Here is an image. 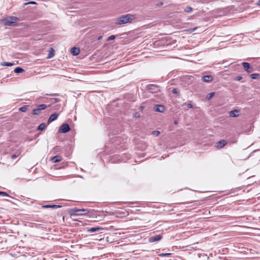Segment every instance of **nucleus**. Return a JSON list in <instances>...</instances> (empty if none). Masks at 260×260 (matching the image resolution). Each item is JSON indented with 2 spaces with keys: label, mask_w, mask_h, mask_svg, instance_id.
<instances>
[{
  "label": "nucleus",
  "mask_w": 260,
  "mask_h": 260,
  "mask_svg": "<svg viewBox=\"0 0 260 260\" xmlns=\"http://www.w3.org/2000/svg\"><path fill=\"white\" fill-rule=\"evenodd\" d=\"M0 194L3 195V196H8L7 193L4 191H0Z\"/></svg>",
  "instance_id": "c756f323"
},
{
  "label": "nucleus",
  "mask_w": 260,
  "mask_h": 260,
  "mask_svg": "<svg viewBox=\"0 0 260 260\" xmlns=\"http://www.w3.org/2000/svg\"><path fill=\"white\" fill-rule=\"evenodd\" d=\"M71 52L74 55H77L80 53V49L78 48L73 47L71 49Z\"/></svg>",
  "instance_id": "f8f14e48"
},
{
  "label": "nucleus",
  "mask_w": 260,
  "mask_h": 260,
  "mask_svg": "<svg viewBox=\"0 0 260 260\" xmlns=\"http://www.w3.org/2000/svg\"><path fill=\"white\" fill-rule=\"evenodd\" d=\"M187 107H188V108H191L192 107V105H191V104H188L187 105Z\"/></svg>",
  "instance_id": "f704fd0d"
},
{
  "label": "nucleus",
  "mask_w": 260,
  "mask_h": 260,
  "mask_svg": "<svg viewBox=\"0 0 260 260\" xmlns=\"http://www.w3.org/2000/svg\"><path fill=\"white\" fill-rule=\"evenodd\" d=\"M42 207L45 208H51L53 209H56L61 207V206L56 205H44Z\"/></svg>",
  "instance_id": "2eb2a0df"
},
{
  "label": "nucleus",
  "mask_w": 260,
  "mask_h": 260,
  "mask_svg": "<svg viewBox=\"0 0 260 260\" xmlns=\"http://www.w3.org/2000/svg\"><path fill=\"white\" fill-rule=\"evenodd\" d=\"M82 213H80V212H75V210H74L73 215H82Z\"/></svg>",
  "instance_id": "cd10ccee"
},
{
  "label": "nucleus",
  "mask_w": 260,
  "mask_h": 260,
  "mask_svg": "<svg viewBox=\"0 0 260 260\" xmlns=\"http://www.w3.org/2000/svg\"><path fill=\"white\" fill-rule=\"evenodd\" d=\"M172 93L174 94H178L179 90L177 88H175L172 90Z\"/></svg>",
  "instance_id": "a878e982"
},
{
  "label": "nucleus",
  "mask_w": 260,
  "mask_h": 260,
  "mask_svg": "<svg viewBox=\"0 0 260 260\" xmlns=\"http://www.w3.org/2000/svg\"><path fill=\"white\" fill-rule=\"evenodd\" d=\"M65 260H67V259H65Z\"/></svg>",
  "instance_id": "37998d69"
},
{
  "label": "nucleus",
  "mask_w": 260,
  "mask_h": 260,
  "mask_svg": "<svg viewBox=\"0 0 260 260\" xmlns=\"http://www.w3.org/2000/svg\"><path fill=\"white\" fill-rule=\"evenodd\" d=\"M135 116L136 117H139V114L138 113H136V114H135Z\"/></svg>",
  "instance_id": "58836bf2"
},
{
  "label": "nucleus",
  "mask_w": 260,
  "mask_h": 260,
  "mask_svg": "<svg viewBox=\"0 0 260 260\" xmlns=\"http://www.w3.org/2000/svg\"><path fill=\"white\" fill-rule=\"evenodd\" d=\"M153 133L156 136H158L160 134V132L159 131H154Z\"/></svg>",
  "instance_id": "7c9ffc66"
},
{
  "label": "nucleus",
  "mask_w": 260,
  "mask_h": 260,
  "mask_svg": "<svg viewBox=\"0 0 260 260\" xmlns=\"http://www.w3.org/2000/svg\"><path fill=\"white\" fill-rule=\"evenodd\" d=\"M102 230H103V228H98V227H93V228H91L90 229H89L88 230V231L89 232L92 233V232H97V231H99Z\"/></svg>",
  "instance_id": "dca6fc26"
},
{
  "label": "nucleus",
  "mask_w": 260,
  "mask_h": 260,
  "mask_svg": "<svg viewBox=\"0 0 260 260\" xmlns=\"http://www.w3.org/2000/svg\"><path fill=\"white\" fill-rule=\"evenodd\" d=\"M135 19V16L132 14H127L123 15L116 19L115 23L118 25H121L131 22Z\"/></svg>",
  "instance_id": "f257e3e1"
},
{
  "label": "nucleus",
  "mask_w": 260,
  "mask_h": 260,
  "mask_svg": "<svg viewBox=\"0 0 260 260\" xmlns=\"http://www.w3.org/2000/svg\"><path fill=\"white\" fill-rule=\"evenodd\" d=\"M12 158H16V155H13L12 156Z\"/></svg>",
  "instance_id": "a19ab883"
},
{
  "label": "nucleus",
  "mask_w": 260,
  "mask_h": 260,
  "mask_svg": "<svg viewBox=\"0 0 260 260\" xmlns=\"http://www.w3.org/2000/svg\"><path fill=\"white\" fill-rule=\"evenodd\" d=\"M70 130V127L68 124L67 123H63L62 124L59 129V131L62 133H66L68 132H69Z\"/></svg>",
  "instance_id": "39448f33"
},
{
  "label": "nucleus",
  "mask_w": 260,
  "mask_h": 260,
  "mask_svg": "<svg viewBox=\"0 0 260 260\" xmlns=\"http://www.w3.org/2000/svg\"><path fill=\"white\" fill-rule=\"evenodd\" d=\"M47 106L45 104H41L39 105L36 109H34L32 111V114L34 115H39L41 113V111L42 110L45 109Z\"/></svg>",
  "instance_id": "20e7f679"
},
{
  "label": "nucleus",
  "mask_w": 260,
  "mask_h": 260,
  "mask_svg": "<svg viewBox=\"0 0 260 260\" xmlns=\"http://www.w3.org/2000/svg\"><path fill=\"white\" fill-rule=\"evenodd\" d=\"M46 127V124L44 123H41L39 125V126L38 127V129L40 130V131H43L44 129H45Z\"/></svg>",
  "instance_id": "a211bd4d"
},
{
  "label": "nucleus",
  "mask_w": 260,
  "mask_h": 260,
  "mask_svg": "<svg viewBox=\"0 0 260 260\" xmlns=\"http://www.w3.org/2000/svg\"><path fill=\"white\" fill-rule=\"evenodd\" d=\"M226 144V141L225 140H221L217 142V147L219 148H221L224 147Z\"/></svg>",
  "instance_id": "9b49d317"
},
{
  "label": "nucleus",
  "mask_w": 260,
  "mask_h": 260,
  "mask_svg": "<svg viewBox=\"0 0 260 260\" xmlns=\"http://www.w3.org/2000/svg\"><path fill=\"white\" fill-rule=\"evenodd\" d=\"M171 255L170 253H162L159 254V256L160 257H165Z\"/></svg>",
  "instance_id": "393cba45"
},
{
  "label": "nucleus",
  "mask_w": 260,
  "mask_h": 260,
  "mask_svg": "<svg viewBox=\"0 0 260 260\" xmlns=\"http://www.w3.org/2000/svg\"><path fill=\"white\" fill-rule=\"evenodd\" d=\"M165 110V107L161 105H156L155 111L159 112H164Z\"/></svg>",
  "instance_id": "9d476101"
},
{
  "label": "nucleus",
  "mask_w": 260,
  "mask_h": 260,
  "mask_svg": "<svg viewBox=\"0 0 260 260\" xmlns=\"http://www.w3.org/2000/svg\"><path fill=\"white\" fill-rule=\"evenodd\" d=\"M192 8L191 7H190V6H188V7H187L185 9V10H184V11H185L186 12H187V13L190 12H191V11H192Z\"/></svg>",
  "instance_id": "5701e85b"
},
{
  "label": "nucleus",
  "mask_w": 260,
  "mask_h": 260,
  "mask_svg": "<svg viewBox=\"0 0 260 260\" xmlns=\"http://www.w3.org/2000/svg\"><path fill=\"white\" fill-rule=\"evenodd\" d=\"M54 54L52 53H49V54L48 55V58H51L53 56Z\"/></svg>",
  "instance_id": "2f4dec72"
},
{
  "label": "nucleus",
  "mask_w": 260,
  "mask_h": 260,
  "mask_svg": "<svg viewBox=\"0 0 260 260\" xmlns=\"http://www.w3.org/2000/svg\"><path fill=\"white\" fill-rule=\"evenodd\" d=\"M215 95V92H212L208 94L207 99H211Z\"/></svg>",
  "instance_id": "b1692460"
},
{
  "label": "nucleus",
  "mask_w": 260,
  "mask_h": 260,
  "mask_svg": "<svg viewBox=\"0 0 260 260\" xmlns=\"http://www.w3.org/2000/svg\"><path fill=\"white\" fill-rule=\"evenodd\" d=\"M49 95H50V96H56L58 94L57 93H53V94H50Z\"/></svg>",
  "instance_id": "c9c22d12"
},
{
  "label": "nucleus",
  "mask_w": 260,
  "mask_h": 260,
  "mask_svg": "<svg viewBox=\"0 0 260 260\" xmlns=\"http://www.w3.org/2000/svg\"><path fill=\"white\" fill-rule=\"evenodd\" d=\"M81 211H82L84 212L82 214V215H86L89 213V211L87 209H76L75 210V212H81Z\"/></svg>",
  "instance_id": "f3484780"
},
{
  "label": "nucleus",
  "mask_w": 260,
  "mask_h": 260,
  "mask_svg": "<svg viewBox=\"0 0 260 260\" xmlns=\"http://www.w3.org/2000/svg\"><path fill=\"white\" fill-rule=\"evenodd\" d=\"M14 71L15 73H20L24 72V70L20 67H17L15 69Z\"/></svg>",
  "instance_id": "aec40b11"
},
{
  "label": "nucleus",
  "mask_w": 260,
  "mask_h": 260,
  "mask_svg": "<svg viewBox=\"0 0 260 260\" xmlns=\"http://www.w3.org/2000/svg\"><path fill=\"white\" fill-rule=\"evenodd\" d=\"M27 107L26 106H23L19 108V110L21 112H25L27 110Z\"/></svg>",
  "instance_id": "4be33fe9"
},
{
  "label": "nucleus",
  "mask_w": 260,
  "mask_h": 260,
  "mask_svg": "<svg viewBox=\"0 0 260 260\" xmlns=\"http://www.w3.org/2000/svg\"><path fill=\"white\" fill-rule=\"evenodd\" d=\"M242 65L244 67L245 71L247 73H250L253 71L252 68L250 67V63L243 62L242 63Z\"/></svg>",
  "instance_id": "423d86ee"
},
{
  "label": "nucleus",
  "mask_w": 260,
  "mask_h": 260,
  "mask_svg": "<svg viewBox=\"0 0 260 260\" xmlns=\"http://www.w3.org/2000/svg\"><path fill=\"white\" fill-rule=\"evenodd\" d=\"M242 77L241 76H237L236 78V80L237 81H240L241 79H242Z\"/></svg>",
  "instance_id": "473e14b6"
},
{
  "label": "nucleus",
  "mask_w": 260,
  "mask_h": 260,
  "mask_svg": "<svg viewBox=\"0 0 260 260\" xmlns=\"http://www.w3.org/2000/svg\"><path fill=\"white\" fill-rule=\"evenodd\" d=\"M238 113H239V111L238 110H234L231 111L230 112V116L231 117H237L239 115Z\"/></svg>",
  "instance_id": "4468645a"
},
{
  "label": "nucleus",
  "mask_w": 260,
  "mask_h": 260,
  "mask_svg": "<svg viewBox=\"0 0 260 260\" xmlns=\"http://www.w3.org/2000/svg\"><path fill=\"white\" fill-rule=\"evenodd\" d=\"M115 38V36L114 35H112L111 36H110L108 39V41H110V40H113Z\"/></svg>",
  "instance_id": "c85d7f7f"
},
{
  "label": "nucleus",
  "mask_w": 260,
  "mask_h": 260,
  "mask_svg": "<svg viewBox=\"0 0 260 260\" xmlns=\"http://www.w3.org/2000/svg\"><path fill=\"white\" fill-rule=\"evenodd\" d=\"M14 64L13 62H3L1 63V65L3 66H7V67H11Z\"/></svg>",
  "instance_id": "6ab92c4d"
},
{
  "label": "nucleus",
  "mask_w": 260,
  "mask_h": 260,
  "mask_svg": "<svg viewBox=\"0 0 260 260\" xmlns=\"http://www.w3.org/2000/svg\"><path fill=\"white\" fill-rule=\"evenodd\" d=\"M162 239V236L160 235H157L152 236L149 238V241L150 242H156Z\"/></svg>",
  "instance_id": "0eeeda50"
},
{
  "label": "nucleus",
  "mask_w": 260,
  "mask_h": 260,
  "mask_svg": "<svg viewBox=\"0 0 260 260\" xmlns=\"http://www.w3.org/2000/svg\"><path fill=\"white\" fill-rule=\"evenodd\" d=\"M146 89L152 93H156L160 91L159 87L155 84L148 85Z\"/></svg>",
  "instance_id": "7ed1b4c3"
},
{
  "label": "nucleus",
  "mask_w": 260,
  "mask_h": 260,
  "mask_svg": "<svg viewBox=\"0 0 260 260\" xmlns=\"http://www.w3.org/2000/svg\"><path fill=\"white\" fill-rule=\"evenodd\" d=\"M196 29H197V27H195V28H194L190 29V30L191 31H194Z\"/></svg>",
  "instance_id": "e433bc0d"
},
{
  "label": "nucleus",
  "mask_w": 260,
  "mask_h": 260,
  "mask_svg": "<svg viewBox=\"0 0 260 260\" xmlns=\"http://www.w3.org/2000/svg\"><path fill=\"white\" fill-rule=\"evenodd\" d=\"M58 116V114L57 113H54L53 114H52L49 118L48 120V123H50L51 122H52L53 121L56 120L57 117Z\"/></svg>",
  "instance_id": "6e6552de"
},
{
  "label": "nucleus",
  "mask_w": 260,
  "mask_h": 260,
  "mask_svg": "<svg viewBox=\"0 0 260 260\" xmlns=\"http://www.w3.org/2000/svg\"><path fill=\"white\" fill-rule=\"evenodd\" d=\"M260 77V75L258 73H254L250 75V77L253 79H256Z\"/></svg>",
  "instance_id": "412c9836"
},
{
  "label": "nucleus",
  "mask_w": 260,
  "mask_h": 260,
  "mask_svg": "<svg viewBox=\"0 0 260 260\" xmlns=\"http://www.w3.org/2000/svg\"><path fill=\"white\" fill-rule=\"evenodd\" d=\"M17 18L15 17H11L7 18L4 21V24L7 26H14L16 25V21Z\"/></svg>",
  "instance_id": "f03ea898"
},
{
  "label": "nucleus",
  "mask_w": 260,
  "mask_h": 260,
  "mask_svg": "<svg viewBox=\"0 0 260 260\" xmlns=\"http://www.w3.org/2000/svg\"><path fill=\"white\" fill-rule=\"evenodd\" d=\"M256 5L260 6V0H259L257 3H256Z\"/></svg>",
  "instance_id": "4c0bfd02"
},
{
  "label": "nucleus",
  "mask_w": 260,
  "mask_h": 260,
  "mask_svg": "<svg viewBox=\"0 0 260 260\" xmlns=\"http://www.w3.org/2000/svg\"><path fill=\"white\" fill-rule=\"evenodd\" d=\"M54 100L55 102L56 103L59 102L60 101V99L58 98H55V99H54Z\"/></svg>",
  "instance_id": "72a5a7b5"
},
{
  "label": "nucleus",
  "mask_w": 260,
  "mask_h": 260,
  "mask_svg": "<svg viewBox=\"0 0 260 260\" xmlns=\"http://www.w3.org/2000/svg\"><path fill=\"white\" fill-rule=\"evenodd\" d=\"M51 160L53 162H57L60 161L62 160V158L60 156L56 155L53 157Z\"/></svg>",
  "instance_id": "ddd939ff"
},
{
  "label": "nucleus",
  "mask_w": 260,
  "mask_h": 260,
  "mask_svg": "<svg viewBox=\"0 0 260 260\" xmlns=\"http://www.w3.org/2000/svg\"><path fill=\"white\" fill-rule=\"evenodd\" d=\"M174 123H175V124H177V122L176 121H175L174 122Z\"/></svg>",
  "instance_id": "79ce46f5"
},
{
  "label": "nucleus",
  "mask_w": 260,
  "mask_h": 260,
  "mask_svg": "<svg viewBox=\"0 0 260 260\" xmlns=\"http://www.w3.org/2000/svg\"><path fill=\"white\" fill-rule=\"evenodd\" d=\"M28 4L35 5V4H37V3L35 2H34V1H30V2H28V3H24V5H27Z\"/></svg>",
  "instance_id": "bb28decb"
},
{
  "label": "nucleus",
  "mask_w": 260,
  "mask_h": 260,
  "mask_svg": "<svg viewBox=\"0 0 260 260\" xmlns=\"http://www.w3.org/2000/svg\"><path fill=\"white\" fill-rule=\"evenodd\" d=\"M213 77L210 75H206L202 77V80L205 82H209L213 80Z\"/></svg>",
  "instance_id": "1a4fd4ad"
},
{
  "label": "nucleus",
  "mask_w": 260,
  "mask_h": 260,
  "mask_svg": "<svg viewBox=\"0 0 260 260\" xmlns=\"http://www.w3.org/2000/svg\"><path fill=\"white\" fill-rule=\"evenodd\" d=\"M102 38V36H100V37H98V40H101Z\"/></svg>",
  "instance_id": "ea45409f"
}]
</instances>
